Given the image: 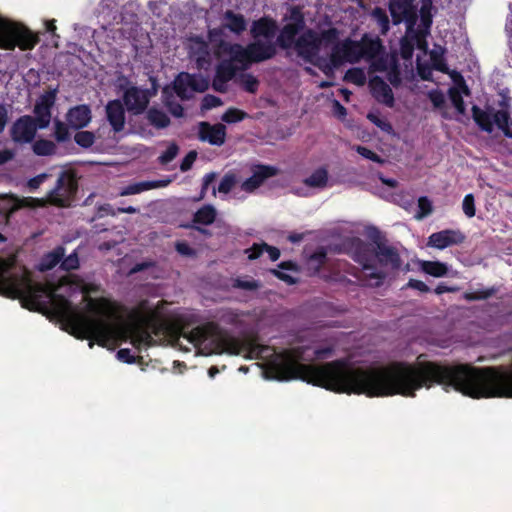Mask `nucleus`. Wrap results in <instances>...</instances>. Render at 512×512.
I'll list each match as a JSON object with an SVG mask.
<instances>
[{
  "label": "nucleus",
  "mask_w": 512,
  "mask_h": 512,
  "mask_svg": "<svg viewBox=\"0 0 512 512\" xmlns=\"http://www.w3.org/2000/svg\"><path fill=\"white\" fill-rule=\"evenodd\" d=\"M92 118L91 109L86 104H81L70 108L66 114V120L73 129H82L86 127Z\"/></svg>",
  "instance_id": "obj_22"
},
{
  "label": "nucleus",
  "mask_w": 512,
  "mask_h": 512,
  "mask_svg": "<svg viewBox=\"0 0 512 512\" xmlns=\"http://www.w3.org/2000/svg\"><path fill=\"white\" fill-rule=\"evenodd\" d=\"M390 12L395 24L403 19L408 22V27H412L416 22V14L410 0H391Z\"/></svg>",
  "instance_id": "obj_19"
},
{
  "label": "nucleus",
  "mask_w": 512,
  "mask_h": 512,
  "mask_svg": "<svg viewBox=\"0 0 512 512\" xmlns=\"http://www.w3.org/2000/svg\"><path fill=\"white\" fill-rule=\"evenodd\" d=\"M189 82L190 90L192 92H205L209 88V80L200 75V74H190L189 73Z\"/></svg>",
  "instance_id": "obj_39"
},
{
  "label": "nucleus",
  "mask_w": 512,
  "mask_h": 512,
  "mask_svg": "<svg viewBox=\"0 0 512 512\" xmlns=\"http://www.w3.org/2000/svg\"><path fill=\"white\" fill-rule=\"evenodd\" d=\"M249 46L250 59L252 63H260L272 59L276 53V45L272 42L254 41Z\"/></svg>",
  "instance_id": "obj_23"
},
{
  "label": "nucleus",
  "mask_w": 512,
  "mask_h": 512,
  "mask_svg": "<svg viewBox=\"0 0 512 512\" xmlns=\"http://www.w3.org/2000/svg\"><path fill=\"white\" fill-rule=\"evenodd\" d=\"M39 38L22 25L14 23L0 16V48L13 50H31L38 43Z\"/></svg>",
  "instance_id": "obj_4"
},
{
  "label": "nucleus",
  "mask_w": 512,
  "mask_h": 512,
  "mask_svg": "<svg viewBox=\"0 0 512 512\" xmlns=\"http://www.w3.org/2000/svg\"><path fill=\"white\" fill-rule=\"evenodd\" d=\"M236 183H237L236 175L231 172L226 173L219 183L218 191L220 193L227 194L233 189V187L235 186Z\"/></svg>",
  "instance_id": "obj_46"
},
{
  "label": "nucleus",
  "mask_w": 512,
  "mask_h": 512,
  "mask_svg": "<svg viewBox=\"0 0 512 512\" xmlns=\"http://www.w3.org/2000/svg\"><path fill=\"white\" fill-rule=\"evenodd\" d=\"M155 343L156 341L152 335L145 329L135 331L131 337V344L139 350L142 346L151 347Z\"/></svg>",
  "instance_id": "obj_35"
},
{
  "label": "nucleus",
  "mask_w": 512,
  "mask_h": 512,
  "mask_svg": "<svg viewBox=\"0 0 512 512\" xmlns=\"http://www.w3.org/2000/svg\"><path fill=\"white\" fill-rule=\"evenodd\" d=\"M230 53L232 60L241 63L244 68L249 64H252L248 45L246 47H242L239 44H235L231 46Z\"/></svg>",
  "instance_id": "obj_36"
},
{
  "label": "nucleus",
  "mask_w": 512,
  "mask_h": 512,
  "mask_svg": "<svg viewBox=\"0 0 512 512\" xmlns=\"http://www.w3.org/2000/svg\"><path fill=\"white\" fill-rule=\"evenodd\" d=\"M241 85L246 92L255 93L259 86V81L252 74H243Z\"/></svg>",
  "instance_id": "obj_50"
},
{
  "label": "nucleus",
  "mask_w": 512,
  "mask_h": 512,
  "mask_svg": "<svg viewBox=\"0 0 512 512\" xmlns=\"http://www.w3.org/2000/svg\"><path fill=\"white\" fill-rule=\"evenodd\" d=\"M224 19L227 21L226 27L230 31L240 34L246 30V21L243 15L227 10L224 14Z\"/></svg>",
  "instance_id": "obj_29"
},
{
  "label": "nucleus",
  "mask_w": 512,
  "mask_h": 512,
  "mask_svg": "<svg viewBox=\"0 0 512 512\" xmlns=\"http://www.w3.org/2000/svg\"><path fill=\"white\" fill-rule=\"evenodd\" d=\"M57 90H51L41 95L36 101L34 106V120L40 126V129H45L49 126L51 121V109L56 101Z\"/></svg>",
  "instance_id": "obj_13"
},
{
  "label": "nucleus",
  "mask_w": 512,
  "mask_h": 512,
  "mask_svg": "<svg viewBox=\"0 0 512 512\" xmlns=\"http://www.w3.org/2000/svg\"><path fill=\"white\" fill-rule=\"evenodd\" d=\"M358 45V54H360V60L362 58L366 60H372L380 55L384 51L382 41L379 37H371L368 34H364L360 41H356Z\"/></svg>",
  "instance_id": "obj_21"
},
{
  "label": "nucleus",
  "mask_w": 512,
  "mask_h": 512,
  "mask_svg": "<svg viewBox=\"0 0 512 512\" xmlns=\"http://www.w3.org/2000/svg\"><path fill=\"white\" fill-rule=\"evenodd\" d=\"M372 243L376 246L375 260L382 267H389L393 271H397L402 266V259L396 247L389 245L388 240L381 232L374 228L370 234Z\"/></svg>",
  "instance_id": "obj_8"
},
{
  "label": "nucleus",
  "mask_w": 512,
  "mask_h": 512,
  "mask_svg": "<svg viewBox=\"0 0 512 512\" xmlns=\"http://www.w3.org/2000/svg\"><path fill=\"white\" fill-rule=\"evenodd\" d=\"M216 209L212 205H204L193 216V222L201 225H211L216 219Z\"/></svg>",
  "instance_id": "obj_30"
},
{
  "label": "nucleus",
  "mask_w": 512,
  "mask_h": 512,
  "mask_svg": "<svg viewBox=\"0 0 512 512\" xmlns=\"http://www.w3.org/2000/svg\"><path fill=\"white\" fill-rule=\"evenodd\" d=\"M441 385L465 396L481 398H512V369L503 366L475 367L471 364H442L419 361L416 364L392 362L366 368V396L402 395L415 397L423 387Z\"/></svg>",
  "instance_id": "obj_1"
},
{
  "label": "nucleus",
  "mask_w": 512,
  "mask_h": 512,
  "mask_svg": "<svg viewBox=\"0 0 512 512\" xmlns=\"http://www.w3.org/2000/svg\"><path fill=\"white\" fill-rule=\"evenodd\" d=\"M351 247L352 259L359 263L363 267V270L369 271V273H366V276L369 279L376 280L374 283L376 287L381 286L386 278V274L383 271L376 270L374 265L376 246L366 243L360 238H353Z\"/></svg>",
  "instance_id": "obj_6"
},
{
  "label": "nucleus",
  "mask_w": 512,
  "mask_h": 512,
  "mask_svg": "<svg viewBox=\"0 0 512 512\" xmlns=\"http://www.w3.org/2000/svg\"><path fill=\"white\" fill-rule=\"evenodd\" d=\"M237 72V68L233 65L232 61L224 60L216 67L215 78L229 82L232 80Z\"/></svg>",
  "instance_id": "obj_33"
},
{
  "label": "nucleus",
  "mask_w": 512,
  "mask_h": 512,
  "mask_svg": "<svg viewBox=\"0 0 512 512\" xmlns=\"http://www.w3.org/2000/svg\"><path fill=\"white\" fill-rule=\"evenodd\" d=\"M37 129L40 126L30 115L20 116L10 128V137L17 144H28L33 142Z\"/></svg>",
  "instance_id": "obj_9"
},
{
  "label": "nucleus",
  "mask_w": 512,
  "mask_h": 512,
  "mask_svg": "<svg viewBox=\"0 0 512 512\" xmlns=\"http://www.w3.org/2000/svg\"><path fill=\"white\" fill-rule=\"evenodd\" d=\"M162 181H142L127 185L120 191L121 196L135 195L151 189H156L164 186Z\"/></svg>",
  "instance_id": "obj_24"
},
{
  "label": "nucleus",
  "mask_w": 512,
  "mask_h": 512,
  "mask_svg": "<svg viewBox=\"0 0 512 512\" xmlns=\"http://www.w3.org/2000/svg\"><path fill=\"white\" fill-rule=\"evenodd\" d=\"M200 51H201V55H199L196 59V63H197V66L199 68H203L205 64H209L210 63V58H209V51H208V46L205 42L201 41V48H200Z\"/></svg>",
  "instance_id": "obj_62"
},
{
  "label": "nucleus",
  "mask_w": 512,
  "mask_h": 512,
  "mask_svg": "<svg viewBox=\"0 0 512 512\" xmlns=\"http://www.w3.org/2000/svg\"><path fill=\"white\" fill-rule=\"evenodd\" d=\"M189 73H179L173 81V90L181 100H189L192 98V91L190 90Z\"/></svg>",
  "instance_id": "obj_25"
},
{
  "label": "nucleus",
  "mask_w": 512,
  "mask_h": 512,
  "mask_svg": "<svg viewBox=\"0 0 512 512\" xmlns=\"http://www.w3.org/2000/svg\"><path fill=\"white\" fill-rule=\"evenodd\" d=\"M233 288L243 289L248 291L257 290L260 287V283L257 280H242L237 278L233 281Z\"/></svg>",
  "instance_id": "obj_53"
},
{
  "label": "nucleus",
  "mask_w": 512,
  "mask_h": 512,
  "mask_svg": "<svg viewBox=\"0 0 512 512\" xmlns=\"http://www.w3.org/2000/svg\"><path fill=\"white\" fill-rule=\"evenodd\" d=\"M463 212L469 218L474 217L476 213L475 200L473 194L465 195L462 203Z\"/></svg>",
  "instance_id": "obj_57"
},
{
  "label": "nucleus",
  "mask_w": 512,
  "mask_h": 512,
  "mask_svg": "<svg viewBox=\"0 0 512 512\" xmlns=\"http://www.w3.org/2000/svg\"><path fill=\"white\" fill-rule=\"evenodd\" d=\"M373 16L378 22L382 34H385L389 30V18L386 12L382 8H375L373 11Z\"/></svg>",
  "instance_id": "obj_51"
},
{
  "label": "nucleus",
  "mask_w": 512,
  "mask_h": 512,
  "mask_svg": "<svg viewBox=\"0 0 512 512\" xmlns=\"http://www.w3.org/2000/svg\"><path fill=\"white\" fill-rule=\"evenodd\" d=\"M278 168L271 165L258 164L252 170V175L241 184V190L247 193H253L267 179L278 174Z\"/></svg>",
  "instance_id": "obj_14"
},
{
  "label": "nucleus",
  "mask_w": 512,
  "mask_h": 512,
  "mask_svg": "<svg viewBox=\"0 0 512 512\" xmlns=\"http://www.w3.org/2000/svg\"><path fill=\"white\" fill-rule=\"evenodd\" d=\"M61 268L65 271L76 270L79 267V259L76 252L68 255L67 257H63L60 264Z\"/></svg>",
  "instance_id": "obj_52"
},
{
  "label": "nucleus",
  "mask_w": 512,
  "mask_h": 512,
  "mask_svg": "<svg viewBox=\"0 0 512 512\" xmlns=\"http://www.w3.org/2000/svg\"><path fill=\"white\" fill-rule=\"evenodd\" d=\"M146 118L148 122L157 129H163L169 126L170 118L168 115L155 107L147 111Z\"/></svg>",
  "instance_id": "obj_31"
},
{
  "label": "nucleus",
  "mask_w": 512,
  "mask_h": 512,
  "mask_svg": "<svg viewBox=\"0 0 512 512\" xmlns=\"http://www.w3.org/2000/svg\"><path fill=\"white\" fill-rule=\"evenodd\" d=\"M303 26V16L299 14L298 18L295 19V22L287 23L283 26L276 39V43L274 44L284 50L293 48L297 40L296 37L303 29Z\"/></svg>",
  "instance_id": "obj_16"
},
{
  "label": "nucleus",
  "mask_w": 512,
  "mask_h": 512,
  "mask_svg": "<svg viewBox=\"0 0 512 512\" xmlns=\"http://www.w3.org/2000/svg\"><path fill=\"white\" fill-rule=\"evenodd\" d=\"M419 265L422 272L433 277H443L448 273L447 264L440 261L423 260Z\"/></svg>",
  "instance_id": "obj_27"
},
{
  "label": "nucleus",
  "mask_w": 512,
  "mask_h": 512,
  "mask_svg": "<svg viewBox=\"0 0 512 512\" xmlns=\"http://www.w3.org/2000/svg\"><path fill=\"white\" fill-rule=\"evenodd\" d=\"M117 359L127 364L136 362V357L131 354V350L128 348L119 349L117 351Z\"/></svg>",
  "instance_id": "obj_63"
},
{
  "label": "nucleus",
  "mask_w": 512,
  "mask_h": 512,
  "mask_svg": "<svg viewBox=\"0 0 512 512\" xmlns=\"http://www.w3.org/2000/svg\"><path fill=\"white\" fill-rule=\"evenodd\" d=\"M106 118L112 130L119 133L125 126V109L122 102L118 99L109 101L105 106Z\"/></svg>",
  "instance_id": "obj_20"
},
{
  "label": "nucleus",
  "mask_w": 512,
  "mask_h": 512,
  "mask_svg": "<svg viewBox=\"0 0 512 512\" xmlns=\"http://www.w3.org/2000/svg\"><path fill=\"white\" fill-rule=\"evenodd\" d=\"M307 187L324 188L328 183V171L325 167L316 169L309 177L303 180Z\"/></svg>",
  "instance_id": "obj_28"
},
{
  "label": "nucleus",
  "mask_w": 512,
  "mask_h": 512,
  "mask_svg": "<svg viewBox=\"0 0 512 512\" xmlns=\"http://www.w3.org/2000/svg\"><path fill=\"white\" fill-rule=\"evenodd\" d=\"M248 117V114L238 108H229L222 115V120L226 123H237Z\"/></svg>",
  "instance_id": "obj_44"
},
{
  "label": "nucleus",
  "mask_w": 512,
  "mask_h": 512,
  "mask_svg": "<svg viewBox=\"0 0 512 512\" xmlns=\"http://www.w3.org/2000/svg\"><path fill=\"white\" fill-rule=\"evenodd\" d=\"M54 137L58 143L69 141L71 134L68 125L56 119L54 122Z\"/></svg>",
  "instance_id": "obj_40"
},
{
  "label": "nucleus",
  "mask_w": 512,
  "mask_h": 512,
  "mask_svg": "<svg viewBox=\"0 0 512 512\" xmlns=\"http://www.w3.org/2000/svg\"><path fill=\"white\" fill-rule=\"evenodd\" d=\"M358 45L356 41L347 38L342 42L336 43L331 50L330 61L332 66L340 67L345 62L357 63L360 61L358 54Z\"/></svg>",
  "instance_id": "obj_11"
},
{
  "label": "nucleus",
  "mask_w": 512,
  "mask_h": 512,
  "mask_svg": "<svg viewBox=\"0 0 512 512\" xmlns=\"http://www.w3.org/2000/svg\"><path fill=\"white\" fill-rule=\"evenodd\" d=\"M345 79L354 84L363 85L365 82V75L361 69L351 68L346 72Z\"/></svg>",
  "instance_id": "obj_54"
},
{
  "label": "nucleus",
  "mask_w": 512,
  "mask_h": 512,
  "mask_svg": "<svg viewBox=\"0 0 512 512\" xmlns=\"http://www.w3.org/2000/svg\"><path fill=\"white\" fill-rule=\"evenodd\" d=\"M222 104L223 102L219 97L212 94H207L202 99L201 108L204 110H210L212 108L219 107Z\"/></svg>",
  "instance_id": "obj_59"
},
{
  "label": "nucleus",
  "mask_w": 512,
  "mask_h": 512,
  "mask_svg": "<svg viewBox=\"0 0 512 512\" xmlns=\"http://www.w3.org/2000/svg\"><path fill=\"white\" fill-rule=\"evenodd\" d=\"M179 152V147L176 143H171L167 149L158 157V162L161 165H167L173 161Z\"/></svg>",
  "instance_id": "obj_47"
},
{
  "label": "nucleus",
  "mask_w": 512,
  "mask_h": 512,
  "mask_svg": "<svg viewBox=\"0 0 512 512\" xmlns=\"http://www.w3.org/2000/svg\"><path fill=\"white\" fill-rule=\"evenodd\" d=\"M199 139L211 145L221 146L225 143L226 127L223 124L211 125L201 122L199 125Z\"/></svg>",
  "instance_id": "obj_17"
},
{
  "label": "nucleus",
  "mask_w": 512,
  "mask_h": 512,
  "mask_svg": "<svg viewBox=\"0 0 512 512\" xmlns=\"http://www.w3.org/2000/svg\"><path fill=\"white\" fill-rule=\"evenodd\" d=\"M451 77L455 83L454 87L459 88V90L461 91V95L462 94H464L465 96L471 95L470 88L468 87V85L465 82V79L459 72L453 71L451 74Z\"/></svg>",
  "instance_id": "obj_56"
},
{
  "label": "nucleus",
  "mask_w": 512,
  "mask_h": 512,
  "mask_svg": "<svg viewBox=\"0 0 512 512\" xmlns=\"http://www.w3.org/2000/svg\"><path fill=\"white\" fill-rule=\"evenodd\" d=\"M369 87L374 99L388 107H393L395 103L394 94L390 86L379 76H374L369 80Z\"/></svg>",
  "instance_id": "obj_18"
},
{
  "label": "nucleus",
  "mask_w": 512,
  "mask_h": 512,
  "mask_svg": "<svg viewBox=\"0 0 512 512\" xmlns=\"http://www.w3.org/2000/svg\"><path fill=\"white\" fill-rule=\"evenodd\" d=\"M431 59L435 70L446 74L449 73V68L446 64L445 59L442 56L432 55Z\"/></svg>",
  "instance_id": "obj_64"
},
{
  "label": "nucleus",
  "mask_w": 512,
  "mask_h": 512,
  "mask_svg": "<svg viewBox=\"0 0 512 512\" xmlns=\"http://www.w3.org/2000/svg\"><path fill=\"white\" fill-rule=\"evenodd\" d=\"M354 150L361 155L362 157L369 159L375 163L383 164L385 160L380 157L377 153L370 150L369 148L362 146V145H356L354 146Z\"/></svg>",
  "instance_id": "obj_49"
},
{
  "label": "nucleus",
  "mask_w": 512,
  "mask_h": 512,
  "mask_svg": "<svg viewBox=\"0 0 512 512\" xmlns=\"http://www.w3.org/2000/svg\"><path fill=\"white\" fill-rule=\"evenodd\" d=\"M77 191L78 181L74 172L65 170L59 174L55 187L46 196V201L56 207H69Z\"/></svg>",
  "instance_id": "obj_7"
},
{
  "label": "nucleus",
  "mask_w": 512,
  "mask_h": 512,
  "mask_svg": "<svg viewBox=\"0 0 512 512\" xmlns=\"http://www.w3.org/2000/svg\"><path fill=\"white\" fill-rule=\"evenodd\" d=\"M95 134L91 131H78L74 135V141L82 148H90L95 142Z\"/></svg>",
  "instance_id": "obj_42"
},
{
  "label": "nucleus",
  "mask_w": 512,
  "mask_h": 512,
  "mask_svg": "<svg viewBox=\"0 0 512 512\" xmlns=\"http://www.w3.org/2000/svg\"><path fill=\"white\" fill-rule=\"evenodd\" d=\"M297 55L308 63H314L320 50V39L316 32L309 29L301 34L293 47Z\"/></svg>",
  "instance_id": "obj_10"
},
{
  "label": "nucleus",
  "mask_w": 512,
  "mask_h": 512,
  "mask_svg": "<svg viewBox=\"0 0 512 512\" xmlns=\"http://www.w3.org/2000/svg\"><path fill=\"white\" fill-rule=\"evenodd\" d=\"M471 112L474 122L482 131L490 134L496 125L505 137L512 138V119L507 109L494 111L491 106H487L486 110H483L473 105Z\"/></svg>",
  "instance_id": "obj_5"
},
{
  "label": "nucleus",
  "mask_w": 512,
  "mask_h": 512,
  "mask_svg": "<svg viewBox=\"0 0 512 512\" xmlns=\"http://www.w3.org/2000/svg\"><path fill=\"white\" fill-rule=\"evenodd\" d=\"M497 292L498 288L495 286L484 288L477 291H467L463 293V299L469 302L486 300L493 297Z\"/></svg>",
  "instance_id": "obj_37"
},
{
  "label": "nucleus",
  "mask_w": 512,
  "mask_h": 512,
  "mask_svg": "<svg viewBox=\"0 0 512 512\" xmlns=\"http://www.w3.org/2000/svg\"><path fill=\"white\" fill-rule=\"evenodd\" d=\"M367 119L373 123L375 126L380 128L382 131L390 134L393 132V127L389 121L386 119H383L379 116V114L374 112H369L367 114Z\"/></svg>",
  "instance_id": "obj_45"
},
{
  "label": "nucleus",
  "mask_w": 512,
  "mask_h": 512,
  "mask_svg": "<svg viewBox=\"0 0 512 512\" xmlns=\"http://www.w3.org/2000/svg\"><path fill=\"white\" fill-rule=\"evenodd\" d=\"M86 301V312H82L65 296L49 291L43 284L33 283L28 276H7L0 261V295L20 299L22 306L30 311L43 312L50 304L54 315L66 326V330L81 340H89V347L97 343L108 347L117 338L126 341L127 332L118 328L115 304L105 297L91 298L90 289H82Z\"/></svg>",
  "instance_id": "obj_2"
},
{
  "label": "nucleus",
  "mask_w": 512,
  "mask_h": 512,
  "mask_svg": "<svg viewBox=\"0 0 512 512\" xmlns=\"http://www.w3.org/2000/svg\"><path fill=\"white\" fill-rule=\"evenodd\" d=\"M327 252L325 248H317L309 257V263L315 266L316 270H319L326 263Z\"/></svg>",
  "instance_id": "obj_48"
},
{
  "label": "nucleus",
  "mask_w": 512,
  "mask_h": 512,
  "mask_svg": "<svg viewBox=\"0 0 512 512\" xmlns=\"http://www.w3.org/2000/svg\"><path fill=\"white\" fill-rule=\"evenodd\" d=\"M449 98L451 103L457 110L459 114H465L466 108L463 97L461 95V91L458 87H451L448 91Z\"/></svg>",
  "instance_id": "obj_41"
},
{
  "label": "nucleus",
  "mask_w": 512,
  "mask_h": 512,
  "mask_svg": "<svg viewBox=\"0 0 512 512\" xmlns=\"http://www.w3.org/2000/svg\"><path fill=\"white\" fill-rule=\"evenodd\" d=\"M197 158V152L192 150L186 154L180 164V170L182 172H186L191 169L193 163Z\"/></svg>",
  "instance_id": "obj_61"
},
{
  "label": "nucleus",
  "mask_w": 512,
  "mask_h": 512,
  "mask_svg": "<svg viewBox=\"0 0 512 512\" xmlns=\"http://www.w3.org/2000/svg\"><path fill=\"white\" fill-rule=\"evenodd\" d=\"M64 254L65 249L62 246H58L51 252L45 254L42 258L41 270H51L59 263L61 264V260L63 259Z\"/></svg>",
  "instance_id": "obj_32"
},
{
  "label": "nucleus",
  "mask_w": 512,
  "mask_h": 512,
  "mask_svg": "<svg viewBox=\"0 0 512 512\" xmlns=\"http://www.w3.org/2000/svg\"><path fill=\"white\" fill-rule=\"evenodd\" d=\"M386 78L387 80L389 81V83L394 86V87H398L400 86L401 82H402V78H401V72H400V69L399 67L395 64L393 65L388 71H387V74H386Z\"/></svg>",
  "instance_id": "obj_58"
},
{
  "label": "nucleus",
  "mask_w": 512,
  "mask_h": 512,
  "mask_svg": "<svg viewBox=\"0 0 512 512\" xmlns=\"http://www.w3.org/2000/svg\"><path fill=\"white\" fill-rule=\"evenodd\" d=\"M339 31L336 28H329L321 32L319 37L320 44L324 42L325 44H336L338 43Z\"/></svg>",
  "instance_id": "obj_55"
},
{
  "label": "nucleus",
  "mask_w": 512,
  "mask_h": 512,
  "mask_svg": "<svg viewBox=\"0 0 512 512\" xmlns=\"http://www.w3.org/2000/svg\"><path fill=\"white\" fill-rule=\"evenodd\" d=\"M33 153L37 156H51L56 153V144L48 139H38L32 145Z\"/></svg>",
  "instance_id": "obj_34"
},
{
  "label": "nucleus",
  "mask_w": 512,
  "mask_h": 512,
  "mask_svg": "<svg viewBox=\"0 0 512 512\" xmlns=\"http://www.w3.org/2000/svg\"><path fill=\"white\" fill-rule=\"evenodd\" d=\"M123 101L128 111L141 114L146 110L149 103L148 90L132 86L124 92Z\"/></svg>",
  "instance_id": "obj_15"
},
{
  "label": "nucleus",
  "mask_w": 512,
  "mask_h": 512,
  "mask_svg": "<svg viewBox=\"0 0 512 512\" xmlns=\"http://www.w3.org/2000/svg\"><path fill=\"white\" fill-rule=\"evenodd\" d=\"M432 2L431 0H424L422 2L421 8H420V20H421V27L424 29V32H428L431 25H432Z\"/></svg>",
  "instance_id": "obj_38"
},
{
  "label": "nucleus",
  "mask_w": 512,
  "mask_h": 512,
  "mask_svg": "<svg viewBox=\"0 0 512 512\" xmlns=\"http://www.w3.org/2000/svg\"><path fill=\"white\" fill-rule=\"evenodd\" d=\"M466 240L465 234L459 229H444L432 233L427 240V246L444 250L450 246L460 245Z\"/></svg>",
  "instance_id": "obj_12"
},
{
  "label": "nucleus",
  "mask_w": 512,
  "mask_h": 512,
  "mask_svg": "<svg viewBox=\"0 0 512 512\" xmlns=\"http://www.w3.org/2000/svg\"><path fill=\"white\" fill-rule=\"evenodd\" d=\"M264 243H254L250 248L245 249L244 253L249 260L258 259L264 252Z\"/></svg>",
  "instance_id": "obj_60"
},
{
  "label": "nucleus",
  "mask_w": 512,
  "mask_h": 512,
  "mask_svg": "<svg viewBox=\"0 0 512 512\" xmlns=\"http://www.w3.org/2000/svg\"><path fill=\"white\" fill-rule=\"evenodd\" d=\"M189 340L195 346L207 350L208 354L228 353L239 355L242 351H248L251 355H255L258 358L259 354L265 349L264 346L257 344L254 339H247L241 342L215 323L194 328L190 332Z\"/></svg>",
  "instance_id": "obj_3"
},
{
  "label": "nucleus",
  "mask_w": 512,
  "mask_h": 512,
  "mask_svg": "<svg viewBox=\"0 0 512 512\" xmlns=\"http://www.w3.org/2000/svg\"><path fill=\"white\" fill-rule=\"evenodd\" d=\"M433 211V205L430 199L426 196H421L418 199V211L415 215V218L421 220L427 216H429Z\"/></svg>",
  "instance_id": "obj_43"
},
{
  "label": "nucleus",
  "mask_w": 512,
  "mask_h": 512,
  "mask_svg": "<svg viewBox=\"0 0 512 512\" xmlns=\"http://www.w3.org/2000/svg\"><path fill=\"white\" fill-rule=\"evenodd\" d=\"M276 31L275 21L267 18H261L255 21L252 27L254 36H263L265 38H271L274 36Z\"/></svg>",
  "instance_id": "obj_26"
}]
</instances>
